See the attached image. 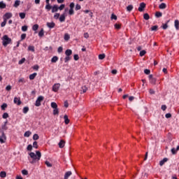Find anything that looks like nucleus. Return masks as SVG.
<instances>
[{
  "instance_id": "obj_20",
  "label": "nucleus",
  "mask_w": 179,
  "mask_h": 179,
  "mask_svg": "<svg viewBox=\"0 0 179 179\" xmlns=\"http://www.w3.org/2000/svg\"><path fill=\"white\" fill-rule=\"evenodd\" d=\"M38 28H39L38 24H34L32 26V29H33V31H35L36 33L37 32V29H38Z\"/></svg>"
},
{
  "instance_id": "obj_55",
  "label": "nucleus",
  "mask_w": 179,
  "mask_h": 179,
  "mask_svg": "<svg viewBox=\"0 0 179 179\" xmlns=\"http://www.w3.org/2000/svg\"><path fill=\"white\" fill-rule=\"evenodd\" d=\"M25 60V57H22V59H21V60L19 61V64H22L23 63H24Z\"/></svg>"
},
{
  "instance_id": "obj_60",
  "label": "nucleus",
  "mask_w": 179,
  "mask_h": 179,
  "mask_svg": "<svg viewBox=\"0 0 179 179\" xmlns=\"http://www.w3.org/2000/svg\"><path fill=\"white\" fill-rule=\"evenodd\" d=\"M146 53V50H141L140 56H144Z\"/></svg>"
},
{
  "instance_id": "obj_6",
  "label": "nucleus",
  "mask_w": 179,
  "mask_h": 179,
  "mask_svg": "<svg viewBox=\"0 0 179 179\" xmlns=\"http://www.w3.org/2000/svg\"><path fill=\"white\" fill-rule=\"evenodd\" d=\"M61 84L59 83H56L52 85V91L57 92L60 88Z\"/></svg>"
},
{
  "instance_id": "obj_49",
  "label": "nucleus",
  "mask_w": 179,
  "mask_h": 179,
  "mask_svg": "<svg viewBox=\"0 0 179 179\" xmlns=\"http://www.w3.org/2000/svg\"><path fill=\"white\" fill-rule=\"evenodd\" d=\"M75 10L78 11V10H81V6L80 4H76L75 7Z\"/></svg>"
},
{
  "instance_id": "obj_17",
  "label": "nucleus",
  "mask_w": 179,
  "mask_h": 179,
  "mask_svg": "<svg viewBox=\"0 0 179 179\" xmlns=\"http://www.w3.org/2000/svg\"><path fill=\"white\" fill-rule=\"evenodd\" d=\"M64 119L65 124H69V123L70 122V119L69 118L68 115H64Z\"/></svg>"
},
{
  "instance_id": "obj_30",
  "label": "nucleus",
  "mask_w": 179,
  "mask_h": 179,
  "mask_svg": "<svg viewBox=\"0 0 179 179\" xmlns=\"http://www.w3.org/2000/svg\"><path fill=\"white\" fill-rule=\"evenodd\" d=\"M44 34H45L44 29L43 28H42L41 31H39L38 32V36L41 38L42 36H44Z\"/></svg>"
},
{
  "instance_id": "obj_18",
  "label": "nucleus",
  "mask_w": 179,
  "mask_h": 179,
  "mask_svg": "<svg viewBox=\"0 0 179 179\" xmlns=\"http://www.w3.org/2000/svg\"><path fill=\"white\" fill-rule=\"evenodd\" d=\"M64 146H65L64 140H60V141L59 143V148H61V149H62V148H64Z\"/></svg>"
},
{
  "instance_id": "obj_14",
  "label": "nucleus",
  "mask_w": 179,
  "mask_h": 179,
  "mask_svg": "<svg viewBox=\"0 0 179 179\" xmlns=\"http://www.w3.org/2000/svg\"><path fill=\"white\" fill-rule=\"evenodd\" d=\"M73 53V50L71 49H66V50L65 51V55H68L69 57H71V55Z\"/></svg>"
},
{
  "instance_id": "obj_1",
  "label": "nucleus",
  "mask_w": 179,
  "mask_h": 179,
  "mask_svg": "<svg viewBox=\"0 0 179 179\" xmlns=\"http://www.w3.org/2000/svg\"><path fill=\"white\" fill-rule=\"evenodd\" d=\"M35 152H29V156L31 159H32V161H31V163L34 164V163H36V162H39L41 159V151H36Z\"/></svg>"
},
{
  "instance_id": "obj_39",
  "label": "nucleus",
  "mask_w": 179,
  "mask_h": 179,
  "mask_svg": "<svg viewBox=\"0 0 179 179\" xmlns=\"http://www.w3.org/2000/svg\"><path fill=\"white\" fill-rule=\"evenodd\" d=\"M45 164H46V166L48 167H52V164H51V162H50V161H45Z\"/></svg>"
},
{
  "instance_id": "obj_4",
  "label": "nucleus",
  "mask_w": 179,
  "mask_h": 179,
  "mask_svg": "<svg viewBox=\"0 0 179 179\" xmlns=\"http://www.w3.org/2000/svg\"><path fill=\"white\" fill-rule=\"evenodd\" d=\"M7 141V136L6 133L2 131H1V135L0 136V143H6Z\"/></svg>"
},
{
  "instance_id": "obj_36",
  "label": "nucleus",
  "mask_w": 179,
  "mask_h": 179,
  "mask_svg": "<svg viewBox=\"0 0 179 179\" xmlns=\"http://www.w3.org/2000/svg\"><path fill=\"white\" fill-rule=\"evenodd\" d=\"M134 8V6H132V4H130L129 6H127V11L130 12L133 10Z\"/></svg>"
},
{
  "instance_id": "obj_56",
  "label": "nucleus",
  "mask_w": 179,
  "mask_h": 179,
  "mask_svg": "<svg viewBox=\"0 0 179 179\" xmlns=\"http://www.w3.org/2000/svg\"><path fill=\"white\" fill-rule=\"evenodd\" d=\"M88 88L87 87H86V85H84L83 87H82V90L83 92H86V91H87Z\"/></svg>"
},
{
  "instance_id": "obj_53",
  "label": "nucleus",
  "mask_w": 179,
  "mask_h": 179,
  "mask_svg": "<svg viewBox=\"0 0 179 179\" xmlns=\"http://www.w3.org/2000/svg\"><path fill=\"white\" fill-rule=\"evenodd\" d=\"M9 115L7 112H4V113H3V119H6L7 117H8Z\"/></svg>"
},
{
  "instance_id": "obj_15",
  "label": "nucleus",
  "mask_w": 179,
  "mask_h": 179,
  "mask_svg": "<svg viewBox=\"0 0 179 179\" xmlns=\"http://www.w3.org/2000/svg\"><path fill=\"white\" fill-rule=\"evenodd\" d=\"M72 176V171H67L64 174V179H69Z\"/></svg>"
},
{
  "instance_id": "obj_5",
  "label": "nucleus",
  "mask_w": 179,
  "mask_h": 179,
  "mask_svg": "<svg viewBox=\"0 0 179 179\" xmlns=\"http://www.w3.org/2000/svg\"><path fill=\"white\" fill-rule=\"evenodd\" d=\"M44 96L43 95H40L38 96L36 102H35V106H41L42 101H43Z\"/></svg>"
},
{
  "instance_id": "obj_13",
  "label": "nucleus",
  "mask_w": 179,
  "mask_h": 179,
  "mask_svg": "<svg viewBox=\"0 0 179 179\" xmlns=\"http://www.w3.org/2000/svg\"><path fill=\"white\" fill-rule=\"evenodd\" d=\"M178 150H179V145H177L176 148H175V147H173V148H171L172 155H176V153H178Z\"/></svg>"
},
{
  "instance_id": "obj_31",
  "label": "nucleus",
  "mask_w": 179,
  "mask_h": 179,
  "mask_svg": "<svg viewBox=\"0 0 179 179\" xmlns=\"http://www.w3.org/2000/svg\"><path fill=\"white\" fill-rule=\"evenodd\" d=\"M29 106H24V108H22V112L24 113H27V112H29Z\"/></svg>"
},
{
  "instance_id": "obj_9",
  "label": "nucleus",
  "mask_w": 179,
  "mask_h": 179,
  "mask_svg": "<svg viewBox=\"0 0 179 179\" xmlns=\"http://www.w3.org/2000/svg\"><path fill=\"white\" fill-rule=\"evenodd\" d=\"M46 25L48 28H50V29H52V28H55L56 24L55 22H54L53 21H52L51 22H47Z\"/></svg>"
},
{
  "instance_id": "obj_50",
  "label": "nucleus",
  "mask_w": 179,
  "mask_h": 179,
  "mask_svg": "<svg viewBox=\"0 0 179 179\" xmlns=\"http://www.w3.org/2000/svg\"><path fill=\"white\" fill-rule=\"evenodd\" d=\"M121 26H122L121 24H117V23L115 24V28L116 29H120Z\"/></svg>"
},
{
  "instance_id": "obj_24",
  "label": "nucleus",
  "mask_w": 179,
  "mask_h": 179,
  "mask_svg": "<svg viewBox=\"0 0 179 179\" xmlns=\"http://www.w3.org/2000/svg\"><path fill=\"white\" fill-rule=\"evenodd\" d=\"M70 38H71V36L69 35V34H64V41H69Z\"/></svg>"
},
{
  "instance_id": "obj_63",
  "label": "nucleus",
  "mask_w": 179,
  "mask_h": 179,
  "mask_svg": "<svg viewBox=\"0 0 179 179\" xmlns=\"http://www.w3.org/2000/svg\"><path fill=\"white\" fill-rule=\"evenodd\" d=\"M111 20H117V15H115V14H112Z\"/></svg>"
},
{
  "instance_id": "obj_58",
  "label": "nucleus",
  "mask_w": 179,
  "mask_h": 179,
  "mask_svg": "<svg viewBox=\"0 0 179 179\" xmlns=\"http://www.w3.org/2000/svg\"><path fill=\"white\" fill-rule=\"evenodd\" d=\"M57 52L59 53H61L62 52H63V47L62 46H59V48L57 49Z\"/></svg>"
},
{
  "instance_id": "obj_10",
  "label": "nucleus",
  "mask_w": 179,
  "mask_h": 179,
  "mask_svg": "<svg viewBox=\"0 0 179 179\" xmlns=\"http://www.w3.org/2000/svg\"><path fill=\"white\" fill-rule=\"evenodd\" d=\"M12 17H13L12 13H6V14H5L6 24H7L8 20L11 18Z\"/></svg>"
},
{
  "instance_id": "obj_34",
  "label": "nucleus",
  "mask_w": 179,
  "mask_h": 179,
  "mask_svg": "<svg viewBox=\"0 0 179 179\" xmlns=\"http://www.w3.org/2000/svg\"><path fill=\"white\" fill-rule=\"evenodd\" d=\"M6 4L3 1H0V8H6Z\"/></svg>"
},
{
  "instance_id": "obj_33",
  "label": "nucleus",
  "mask_w": 179,
  "mask_h": 179,
  "mask_svg": "<svg viewBox=\"0 0 179 179\" xmlns=\"http://www.w3.org/2000/svg\"><path fill=\"white\" fill-rule=\"evenodd\" d=\"M175 28L179 29V20H175Z\"/></svg>"
},
{
  "instance_id": "obj_23",
  "label": "nucleus",
  "mask_w": 179,
  "mask_h": 179,
  "mask_svg": "<svg viewBox=\"0 0 179 179\" xmlns=\"http://www.w3.org/2000/svg\"><path fill=\"white\" fill-rule=\"evenodd\" d=\"M36 76L37 73H32V74H29V80H34Z\"/></svg>"
},
{
  "instance_id": "obj_51",
  "label": "nucleus",
  "mask_w": 179,
  "mask_h": 179,
  "mask_svg": "<svg viewBox=\"0 0 179 179\" xmlns=\"http://www.w3.org/2000/svg\"><path fill=\"white\" fill-rule=\"evenodd\" d=\"M106 57V55L104 53H102L101 55H99V59H103Z\"/></svg>"
},
{
  "instance_id": "obj_62",
  "label": "nucleus",
  "mask_w": 179,
  "mask_h": 179,
  "mask_svg": "<svg viewBox=\"0 0 179 179\" xmlns=\"http://www.w3.org/2000/svg\"><path fill=\"white\" fill-rule=\"evenodd\" d=\"M19 83H26L25 78H20Z\"/></svg>"
},
{
  "instance_id": "obj_22",
  "label": "nucleus",
  "mask_w": 179,
  "mask_h": 179,
  "mask_svg": "<svg viewBox=\"0 0 179 179\" xmlns=\"http://www.w3.org/2000/svg\"><path fill=\"white\" fill-rule=\"evenodd\" d=\"M20 3H21L20 0H15V3L13 4V6L15 8H17L20 5Z\"/></svg>"
},
{
  "instance_id": "obj_40",
  "label": "nucleus",
  "mask_w": 179,
  "mask_h": 179,
  "mask_svg": "<svg viewBox=\"0 0 179 179\" xmlns=\"http://www.w3.org/2000/svg\"><path fill=\"white\" fill-rule=\"evenodd\" d=\"M74 13H75L74 10H73L71 8V7H70L69 10V15H73Z\"/></svg>"
},
{
  "instance_id": "obj_3",
  "label": "nucleus",
  "mask_w": 179,
  "mask_h": 179,
  "mask_svg": "<svg viewBox=\"0 0 179 179\" xmlns=\"http://www.w3.org/2000/svg\"><path fill=\"white\" fill-rule=\"evenodd\" d=\"M50 106L52 108H53V115H58L59 113V110L58 109L57 102H51Z\"/></svg>"
},
{
  "instance_id": "obj_52",
  "label": "nucleus",
  "mask_w": 179,
  "mask_h": 179,
  "mask_svg": "<svg viewBox=\"0 0 179 179\" xmlns=\"http://www.w3.org/2000/svg\"><path fill=\"white\" fill-rule=\"evenodd\" d=\"M65 7H66L65 4H61L59 7H58V10H64Z\"/></svg>"
},
{
  "instance_id": "obj_11",
  "label": "nucleus",
  "mask_w": 179,
  "mask_h": 179,
  "mask_svg": "<svg viewBox=\"0 0 179 179\" xmlns=\"http://www.w3.org/2000/svg\"><path fill=\"white\" fill-rule=\"evenodd\" d=\"M149 80H150V82L152 83V84H155L157 81L156 78L153 77L152 74H150Z\"/></svg>"
},
{
  "instance_id": "obj_48",
  "label": "nucleus",
  "mask_w": 179,
  "mask_h": 179,
  "mask_svg": "<svg viewBox=\"0 0 179 179\" xmlns=\"http://www.w3.org/2000/svg\"><path fill=\"white\" fill-rule=\"evenodd\" d=\"M22 176H28L29 171H27V170H22Z\"/></svg>"
},
{
  "instance_id": "obj_35",
  "label": "nucleus",
  "mask_w": 179,
  "mask_h": 179,
  "mask_svg": "<svg viewBox=\"0 0 179 179\" xmlns=\"http://www.w3.org/2000/svg\"><path fill=\"white\" fill-rule=\"evenodd\" d=\"M7 106H8V104L6 102H4L1 106V108L2 110H5V109L7 108Z\"/></svg>"
},
{
  "instance_id": "obj_54",
  "label": "nucleus",
  "mask_w": 179,
  "mask_h": 179,
  "mask_svg": "<svg viewBox=\"0 0 179 179\" xmlns=\"http://www.w3.org/2000/svg\"><path fill=\"white\" fill-rule=\"evenodd\" d=\"M27 149V150H32L33 145H31V144H28Z\"/></svg>"
},
{
  "instance_id": "obj_57",
  "label": "nucleus",
  "mask_w": 179,
  "mask_h": 179,
  "mask_svg": "<svg viewBox=\"0 0 179 179\" xmlns=\"http://www.w3.org/2000/svg\"><path fill=\"white\" fill-rule=\"evenodd\" d=\"M27 34H21V41H23L24 39L26 38Z\"/></svg>"
},
{
  "instance_id": "obj_7",
  "label": "nucleus",
  "mask_w": 179,
  "mask_h": 179,
  "mask_svg": "<svg viewBox=\"0 0 179 179\" xmlns=\"http://www.w3.org/2000/svg\"><path fill=\"white\" fill-rule=\"evenodd\" d=\"M14 103H16L17 105H21L22 101L20 100V96H15Z\"/></svg>"
},
{
  "instance_id": "obj_12",
  "label": "nucleus",
  "mask_w": 179,
  "mask_h": 179,
  "mask_svg": "<svg viewBox=\"0 0 179 179\" xmlns=\"http://www.w3.org/2000/svg\"><path fill=\"white\" fill-rule=\"evenodd\" d=\"M59 10V6L57 4H54L52 7V13H55L57 12Z\"/></svg>"
},
{
  "instance_id": "obj_21",
  "label": "nucleus",
  "mask_w": 179,
  "mask_h": 179,
  "mask_svg": "<svg viewBox=\"0 0 179 179\" xmlns=\"http://www.w3.org/2000/svg\"><path fill=\"white\" fill-rule=\"evenodd\" d=\"M59 60L58 56H53L51 59L52 63H56Z\"/></svg>"
},
{
  "instance_id": "obj_27",
  "label": "nucleus",
  "mask_w": 179,
  "mask_h": 179,
  "mask_svg": "<svg viewBox=\"0 0 179 179\" xmlns=\"http://www.w3.org/2000/svg\"><path fill=\"white\" fill-rule=\"evenodd\" d=\"M31 131H30V130H27V131H25L24 133V136L25 137H29V136H31Z\"/></svg>"
},
{
  "instance_id": "obj_25",
  "label": "nucleus",
  "mask_w": 179,
  "mask_h": 179,
  "mask_svg": "<svg viewBox=\"0 0 179 179\" xmlns=\"http://www.w3.org/2000/svg\"><path fill=\"white\" fill-rule=\"evenodd\" d=\"M3 18V21L1 22V27H5L6 25V14H4Z\"/></svg>"
},
{
  "instance_id": "obj_19",
  "label": "nucleus",
  "mask_w": 179,
  "mask_h": 179,
  "mask_svg": "<svg viewBox=\"0 0 179 179\" xmlns=\"http://www.w3.org/2000/svg\"><path fill=\"white\" fill-rule=\"evenodd\" d=\"M66 20V14H62L59 17L60 22H64Z\"/></svg>"
},
{
  "instance_id": "obj_8",
  "label": "nucleus",
  "mask_w": 179,
  "mask_h": 179,
  "mask_svg": "<svg viewBox=\"0 0 179 179\" xmlns=\"http://www.w3.org/2000/svg\"><path fill=\"white\" fill-rule=\"evenodd\" d=\"M145 7H146L145 3H141L140 6L138 7V11H140V12L143 11L144 9L145 8Z\"/></svg>"
},
{
  "instance_id": "obj_41",
  "label": "nucleus",
  "mask_w": 179,
  "mask_h": 179,
  "mask_svg": "<svg viewBox=\"0 0 179 179\" xmlns=\"http://www.w3.org/2000/svg\"><path fill=\"white\" fill-rule=\"evenodd\" d=\"M155 15L159 18L160 17H162V13H161L160 11H157V13H155Z\"/></svg>"
},
{
  "instance_id": "obj_59",
  "label": "nucleus",
  "mask_w": 179,
  "mask_h": 179,
  "mask_svg": "<svg viewBox=\"0 0 179 179\" xmlns=\"http://www.w3.org/2000/svg\"><path fill=\"white\" fill-rule=\"evenodd\" d=\"M158 28V25H154L153 27H152L151 29L152 31H157Z\"/></svg>"
},
{
  "instance_id": "obj_16",
  "label": "nucleus",
  "mask_w": 179,
  "mask_h": 179,
  "mask_svg": "<svg viewBox=\"0 0 179 179\" xmlns=\"http://www.w3.org/2000/svg\"><path fill=\"white\" fill-rule=\"evenodd\" d=\"M166 162H168V158H163L161 159V161H159V166H164Z\"/></svg>"
},
{
  "instance_id": "obj_29",
  "label": "nucleus",
  "mask_w": 179,
  "mask_h": 179,
  "mask_svg": "<svg viewBox=\"0 0 179 179\" xmlns=\"http://www.w3.org/2000/svg\"><path fill=\"white\" fill-rule=\"evenodd\" d=\"M33 139H34V141H38V139H39V135H38L37 133H35V134L33 135Z\"/></svg>"
},
{
  "instance_id": "obj_32",
  "label": "nucleus",
  "mask_w": 179,
  "mask_h": 179,
  "mask_svg": "<svg viewBox=\"0 0 179 179\" xmlns=\"http://www.w3.org/2000/svg\"><path fill=\"white\" fill-rule=\"evenodd\" d=\"M159 7L161 9L166 8V3H161V4H159Z\"/></svg>"
},
{
  "instance_id": "obj_2",
  "label": "nucleus",
  "mask_w": 179,
  "mask_h": 179,
  "mask_svg": "<svg viewBox=\"0 0 179 179\" xmlns=\"http://www.w3.org/2000/svg\"><path fill=\"white\" fill-rule=\"evenodd\" d=\"M1 39L3 46H8V45L12 43V39L11 38H9L8 35H3Z\"/></svg>"
},
{
  "instance_id": "obj_45",
  "label": "nucleus",
  "mask_w": 179,
  "mask_h": 179,
  "mask_svg": "<svg viewBox=\"0 0 179 179\" xmlns=\"http://www.w3.org/2000/svg\"><path fill=\"white\" fill-rule=\"evenodd\" d=\"M20 17L22 20H23L24 18H25L26 17V14L25 13H20Z\"/></svg>"
},
{
  "instance_id": "obj_28",
  "label": "nucleus",
  "mask_w": 179,
  "mask_h": 179,
  "mask_svg": "<svg viewBox=\"0 0 179 179\" xmlns=\"http://www.w3.org/2000/svg\"><path fill=\"white\" fill-rule=\"evenodd\" d=\"M45 10H47L48 11H50L51 8H52V6H51L50 1H49V3H48V6H45Z\"/></svg>"
},
{
  "instance_id": "obj_37",
  "label": "nucleus",
  "mask_w": 179,
  "mask_h": 179,
  "mask_svg": "<svg viewBox=\"0 0 179 179\" xmlns=\"http://www.w3.org/2000/svg\"><path fill=\"white\" fill-rule=\"evenodd\" d=\"M169 21H170V20H168V21H166V24H164L162 25L163 29H167V28H168V24H169Z\"/></svg>"
},
{
  "instance_id": "obj_43",
  "label": "nucleus",
  "mask_w": 179,
  "mask_h": 179,
  "mask_svg": "<svg viewBox=\"0 0 179 179\" xmlns=\"http://www.w3.org/2000/svg\"><path fill=\"white\" fill-rule=\"evenodd\" d=\"M28 50H31L32 52H35V48L34 45L28 46Z\"/></svg>"
},
{
  "instance_id": "obj_61",
  "label": "nucleus",
  "mask_w": 179,
  "mask_h": 179,
  "mask_svg": "<svg viewBox=\"0 0 179 179\" xmlns=\"http://www.w3.org/2000/svg\"><path fill=\"white\" fill-rule=\"evenodd\" d=\"M32 69H34V70H38L39 69L38 64H35L34 66H33Z\"/></svg>"
},
{
  "instance_id": "obj_47",
  "label": "nucleus",
  "mask_w": 179,
  "mask_h": 179,
  "mask_svg": "<svg viewBox=\"0 0 179 179\" xmlns=\"http://www.w3.org/2000/svg\"><path fill=\"white\" fill-rule=\"evenodd\" d=\"M27 29H28L27 25H23V26L22 27V31H23L24 32H25L26 31H27Z\"/></svg>"
},
{
  "instance_id": "obj_38",
  "label": "nucleus",
  "mask_w": 179,
  "mask_h": 179,
  "mask_svg": "<svg viewBox=\"0 0 179 179\" xmlns=\"http://www.w3.org/2000/svg\"><path fill=\"white\" fill-rule=\"evenodd\" d=\"M71 57H69V55H66V57L64 58V62L65 63H68V62H69V60H71Z\"/></svg>"
},
{
  "instance_id": "obj_44",
  "label": "nucleus",
  "mask_w": 179,
  "mask_h": 179,
  "mask_svg": "<svg viewBox=\"0 0 179 179\" xmlns=\"http://www.w3.org/2000/svg\"><path fill=\"white\" fill-rule=\"evenodd\" d=\"M33 147L35 148V149H38V141H36V140L33 143Z\"/></svg>"
},
{
  "instance_id": "obj_46",
  "label": "nucleus",
  "mask_w": 179,
  "mask_h": 179,
  "mask_svg": "<svg viewBox=\"0 0 179 179\" xmlns=\"http://www.w3.org/2000/svg\"><path fill=\"white\" fill-rule=\"evenodd\" d=\"M143 18H144L145 20H150V15H149V14H148V13H145L144 14V15H143Z\"/></svg>"
},
{
  "instance_id": "obj_26",
  "label": "nucleus",
  "mask_w": 179,
  "mask_h": 179,
  "mask_svg": "<svg viewBox=\"0 0 179 179\" xmlns=\"http://www.w3.org/2000/svg\"><path fill=\"white\" fill-rule=\"evenodd\" d=\"M7 174L6 173V171H1L0 173V177L1 178H6Z\"/></svg>"
},
{
  "instance_id": "obj_64",
  "label": "nucleus",
  "mask_w": 179,
  "mask_h": 179,
  "mask_svg": "<svg viewBox=\"0 0 179 179\" xmlns=\"http://www.w3.org/2000/svg\"><path fill=\"white\" fill-rule=\"evenodd\" d=\"M144 73H145V74H150V70L149 69H145Z\"/></svg>"
},
{
  "instance_id": "obj_42",
  "label": "nucleus",
  "mask_w": 179,
  "mask_h": 179,
  "mask_svg": "<svg viewBox=\"0 0 179 179\" xmlns=\"http://www.w3.org/2000/svg\"><path fill=\"white\" fill-rule=\"evenodd\" d=\"M59 17H60V14H59V13H55V14L54 15V18L55 19V20H58V18H59Z\"/></svg>"
}]
</instances>
